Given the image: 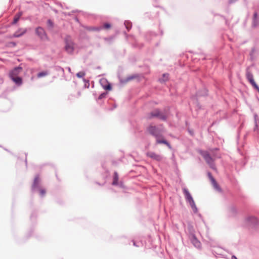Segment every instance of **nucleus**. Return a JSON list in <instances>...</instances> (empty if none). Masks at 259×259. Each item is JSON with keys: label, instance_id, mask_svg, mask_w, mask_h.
Segmentation results:
<instances>
[{"label": "nucleus", "instance_id": "nucleus-1", "mask_svg": "<svg viewBox=\"0 0 259 259\" xmlns=\"http://www.w3.org/2000/svg\"><path fill=\"white\" fill-rule=\"evenodd\" d=\"M183 192L185 196V198L187 203H189L191 206L194 213H196L198 212V209L195 204V201L189 192L188 189L186 188H183Z\"/></svg>", "mask_w": 259, "mask_h": 259}, {"label": "nucleus", "instance_id": "nucleus-2", "mask_svg": "<svg viewBox=\"0 0 259 259\" xmlns=\"http://www.w3.org/2000/svg\"><path fill=\"white\" fill-rule=\"evenodd\" d=\"M167 117V115L166 112L165 110H160L158 109L153 110L148 115V118L149 119L157 118L163 121H165Z\"/></svg>", "mask_w": 259, "mask_h": 259}, {"label": "nucleus", "instance_id": "nucleus-3", "mask_svg": "<svg viewBox=\"0 0 259 259\" xmlns=\"http://www.w3.org/2000/svg\"><path fill=\"white\" fill-rule=\"evenodd\" d=\"M148 131L149 133L155 137L156 139L162 137L163 133V130L162 127H158L156 126H150L148 128Z\"/></svg>", "mask_w": 259, "mask_h": 259}, {"label": "nucleus", "instance_id": "nucleus-4", "mask_svg": "<svg viewBox=\"0 0 259 259\" xmlns=\"http://www.w3.org/2000/svg\"><path fill=\"white\" fill-rule=\"evenodd\" d=\"M199 153L203 157L204 159L207 163V164L210 166V167L212 169H214L215 166L213 163V160L210 156V154L208 153V152L200 150Z\"/></svg>", "mask_w": 259, "mask_h": 259}, {"label": "nucleus", "instance_id": "nucleus-5", "mask_svg": "<svg viewBox=\"0 0 259 259\" xmlns=\"http://www.w3.org/2000/svg\"><path fill=\"white\" fill-rule=\"evenodd\" d=\"M74 49V44L70 39L69 37H67L65 39V50L67 53L71 54L73 53Z\"/></svg>", "mask_w": 259, "mask_h": 259}, {"label": "nucleus", "instance_id": "nucleus-6", "mask_svg": "<svg viewBox=\"0 0 259 259\" xmlns=\"http://www.w3.org/2000/svg\"><path fill=\"white\" fill-rule=\"evenodd\" d=\"M245 223L247 225L250 226H255L258 224V219L254 216H248L245 220Z\"/></svg>", "mask_w": 259, "mask_h": 259}, {"label": "nucleus", "instance_id": "nucleus-7", "mask_svg": "<svg viewBox=\"0 0 259 259\" xmlns=\"http://www.w3.org/2000/svg\"><path fill=\"white\" fill-rule=\"evenodd\" d=\"M35 32L41 39L45 40L47 38V34L42 27H38L36 28L35 29Z\"/></svg>", "mask_w": 259, "mask_h": 259}, {"label": "nucleus", "instance_id": "nucleus-8", "mask_svg": "<svg viewBox=\"0 0 259 259\" xmlns=\"http://www.w3.org/2000/svg\"><path fill=\"white\" fill-rule=\"evenodd\" d=\"M190 240L193 245L197 248H200L201 243L199 240L196 238L194 234H191L190 236Z\"/></svg>", "mask_w": 259, "mask_h": 259}, {"label": "nucleus", "instance_id": "nucleus-9", "mask_svg": "<svg viewBox=\"0 0 259 259\" xmlns=\"http://www.w3.org/2000/svg\"><path fill=\"white\" fill-rule=\"evenodd\" d=\"M40 179L38 176H36L34 179L32 186V191H36L38 190L39 188Z\"/></svg>", "mask_w": 259, "mask_h": 259}, {"label": "nucleus", "instance_id": "nucleus-10", "mask_svg": "<svg viewBox=\"0 0 259 259\" xmlns=\"http://www.w3.org/2000/svg\"><path fill=\"white\" fill-rule=\"evenodd\" d=\"M21 70V67H17L15 68L10 72L9 75L10 78L18 77V74L20 73Z\"/></svg>", "mask_w": 259, "mask_h": 259}, {"label": "nucleus", "instance_id": "nucleus-11", "mask_svg": "<svg viewBox=\"0 0 259 259\" xmlns=\"http://www.w3.org/2000/svg\"><path fill=\"white\" fill-rule=\"evenodd\" d=\"M147 155L148 157L157 161H160L162 159V157L160 155L153 152H149L147 153Z\"/></svg>", "mask_w": 259, "mask_h": 259}, {"label": "nucleus", "instance_id": "nucleus-12", "mask_svg": "<svg viewBox=\"0 0 259 259\" xmlns=\"http://www.w3.org/2000/svg\"><path fill=\"white\" fill-rule=\"evenodd\" d=\"M228 215L230 217H234L237 213V210L235 206H231L228 208Z\"/></svg>", "mask_w": 259, "mask_h": 259}, {"label": "nucleus", "instance_id": "nucleus-13", "mask_svg": "<svg viewBox=\"0 0 259 259\" xmlns=\"http://www.w3.org/2000/svg\"><path fill=\"white\" fill-rule=\"evenodd\" d=\"M259 25V17L257 15L256 12H255L253 14V20H252V26L253 27H256Z\"/></svg>", "mask_w": 259, "mask_h": 259}, {"label": "nucleus", "instance_id": "nucleus-14", "mask_svg": "<svg viewBox=\"0 0 259 259\" xmlns=\"http://www.w3.org/2000/svg\"><path fill=\"white\" fill-rule=\"evenodd\" d=\"M246 76L249 82L254 80L253 75L252 73L249 71V68L246 69Z\"/></svg>", "mask_w": 259, "mask_h": 259}, {"label": "nucleus", "instance_id": "nucleus-15", "mask_svg": "<svg viewBox=\"0 0 259 259\" xmlns=\"http://www.w3.org/2000/svg\"><path fill=\"white\" fill-rule=\"evenodd\" d=\"M26 32V29H23L21 28V29H19L17 31H16L13 35L15 37H19L21 36L24 33H25Z\"/></svg>", "mask_w": 259, "mask_h": 259}, {"label": "nucleus", "instance_id": "nucleus-16", "mask_svg": "<svg viewBox=\"0 0 259 259\" xmlns=\"http://www.w3.org/2000/svg\"><path fill=\"white\" fill-rule=\"evenodd\" d=\"M11 79L18 86L21 85L22 83V78L19 76L12 77Z\"/></svg>", "mask_w": 259, "mask_h": 259}, {"label": "nucleus", "instance_id": "nucleus-17", "mask_svg": "<svg viewBox=\"0 0 259 259\" xmlns=\"http://www.w3.org/2000/svg\"><path fill=\"white\" fill-rule=\"evenodd\" d=\"M100 82L102 84L103 88L106 90H111V87L110 83H108L107 85H104L103 83H106L107 80L105 79H102L100 80Z\"/></svg>", "mask_w": 259, "mask_h": 259}, {"label": "nucleus", "instance_id": "nucleus-18", "mask_svg": "<svg viewBox=\"0 0 259 259\" xmlns=\"http://www.w3.org/2000/svg\"><path fill=\"white\" fill-rule=\"evenodd\" d=\"M212 185L214 189L218 192H221V189L219 185L218 184L217 182L215 180V179H213L212 181L211 182Z\"/></svg>", "mask_w": 259, "mask_h": 259}, {"label": "nucleus", "instance_id": "nucleus-19", "mask_svg": "<svg viewBox=\"0 0 259 259\" xmlns=\"http://www.w3.org/2000/svg\"><path fill=\"white\" fill-rule=\"evenodd\" d=\"M156 142L158 144H164L167 146L169 149H171V147L169 143L165 140H160L159 138L156 139Z\"/></svg>", "mask_w": 259, "mask_h": 259}, {"label": "nucleus", "instance_id": "nucleus-20", "mask_svg": "<svg viewBox=\"0 0 259 259\" xmlns=\"http://www.w3.org/2000/svg\"><path fill=\"white\" fill-rule=\"evenodd\" d=\"M118 176L117 172L115 171L114 173V176H113V181L112 182L113 185H118Z\"/></svg>", "mask_w": 259, "mask_h": 259}, {"label": "nucleus", "instance_id": "nucleus-21", "mask_svg": "<svg viewBox=\"0 0 259 259\" xmlns=\"http://www.w3.org/2000/svg\"><path fill=\"white\" fill-rule=\"evenodd\" d=\"M169 74L168 73H164L163 74L162 77L159 79V81L161 82H164L168 80Z\"/></svg>", "mask_w": 259, "mask_h": 259}, {"label": "nucleus", "instance_id": "nucleus-22", "mask_svg": "<svg viewBox=\"0 0 259 259\" xmlns=\"http://www.w3.org/2000/svg\"><path fill=\"white\" fill-rule=\"evenodd\" d=\"M22 13L20 12V13L17 14L15 16L14 20H13V22L12 23L13 24H15L17 23V22L19 21L20 18L22 16Z\"/></svg>", "mask_w": 259, "mask_h": 259}, {"label": "nucleus", "instance_id": "nucleus-23", "mask_svg": "<svg viewBox=\"0 0 259 259\" xmlns=\"http://www.w3.org/2000/svg\"><path fill=\"white\" fill-rule=\"evenodd\" d=\"M49 74V73L48 71H42V72H39L37 74V76L38 78H41V77H42L48 75Z\"/></svg>", "mask_w": 259, "mask_h": 259}, {"label": "nucleus", "instance_id": "nucleus-24", "mask_svg": "<svg viewBox=\"0 0 259 259\" xmlns=\"http://www.w3.org/2000/svg\"><path fill=\"white\" fill-rule=\"evenodd\" d=\"M124 24L128 31H129L132 28V23L129 21H125L124 23Z\"/></svg>", "mask_w": 259, "mask_h": 259}, {"label": "nucleus", "instance_id": "nucleus-25", "mask_svg": "<svg viewBox=\"0 0 259 259\" xmlns=\"http://www.w3.org/2000/svg\"><path fill=\"white\" fill-rule=\"evenodd\" d=\"M85 75V72H83V71L79 72L76 73V76L78 78H82L83 76H84Z\"/></svg>", "mask_w": 259, "mask_h": 259}, {"label": "nucleus", "instance_id": "nucleus-26", "mask_svg": "<svg viewBox=\"0 0 259 259\" xmlns=\"http://www.w3.org/2000/svg\"><path fill=\"white\" fill-rule=\"evenodd\" d=\"M206 90L205 89H203V93H200V92H198L197 94V95L198 96H205L207 94V93H206Z\"/></svg>", "mask_w": 259, "mask_h": 259}, {"label": "nucleus", "instance_id": "nucleus-27", "mask_svg": "<svg viewBox=\"0 0 259 259\" xmlns=\"http://www.w3.org/2000/svg\"><path fill=\"white\" fill-rule=\"evenodd\" d=\"M88 29L91 31H99L100 29L97 27H90L88 28Z\"/></svg>", "mask_w": 259, "mask_h": 259}, {"label": "nucleus", "instance_id": "nucleus-28", "mask_svg": "<svg viewBox=\"0 0 259 259\" xmlns=\"http://www.w3.org/2000/svg\"><path fill=\"white\" fill-rule=\"evenodd\" d=\"M38 190H39L40 195L41 197H43L45 194H46V191L45 189H39Z\"/></svg>", "mask_w": 259, "mask_h": 259}, {"label": "nucleus", "instance_id": "nucleus-29", "mask_svg": "<svg viewBox=\"0 0 259 259\" xmlns=\"http://www.w3.org/2000/svg\"><path fill=\"white\" fill-rule=\"evenodd\" d=\"M107 95V93H103L102 94H101L98 97V100H101L103 98H105Z\"/></svg>", "mask_w": 259, "mask_h": 259}, {"label": "nucleus", "instance_id": "nucleus-30", "mask_svg": "<svg viewBox=\"0 0 259 259\" xmlns=\"http://www.w3.org/2000/svg\"><path fill=\"white\" fill-rule=\"evenodd\" d=\"M250 83L255 88V89H258V86L257 85V84L255 83V81L253 80L250 82Z\"/></svg>", "mask_w": 259, "mask_h": 259}, {"label": "nucleus", "instance_id": "nucleus-31", "mask_svg": "<svg viewBox=\"0 0 259 259\" xmlns=\"http://www.w3.org/2000/svg\"><path fill=\"white\" fill-rule=\"evenodd\" d=\"M47 24L49 27L52 28L53 27V22L51 20H48L47 21Z\"/></svg>", "mask_w": 259, "mask_h": 259}, {"label": "nucleus", "instance_id": "nucleus-32", "mask_svg": "<svg viewBox=\"0 0 259 259\" xmlns=\"http://www.w3.org/2000/svg\"><path fill=\"white\" fill-rule=\"evenodd\" d=\"M207 175H208V178H209L211 182L212 181V180L213 179H214V178L212 176L210 172H208L207 173Z\"/></svg>", "mask_w": 259, "mask_h": 259}, {"label": "nucleus", "instance_id": "nucleus-33", "mask_svg": "<svg viewBox=\"0 0 259 259\" xmlns=\"http://www.w3.org/2000/svg\"><path fill=\"white\" fill-rule=\"evenodd\" d=\"M254 51H255V49H252L251 52L250 53V58L252 60L253 59V53H254Z\"/></svg>", "mask_w": 259, "mask_h": 259}, {"label": "nucleus", "instance_id": "nucleus-34", "mask_svg": "<svg viewBox=\"0 0 259 259\" xmlns=\"http://www.w3.org/2000/svg\"><path fill=\"white\" fill-rule=\"evenodd\" d=\"M104 26L105 28L107 29V28H109L110 27L111 25L109 23H106L104 24Z\"/></svg>", "mask_w": 259, "mask_h": 259}, {"label": "nucleus", "instance_id": "nucleus-35", "mask_svg": "<svg viewBox=\"0 0 259 259\" xmlns=\"http://www.w3.org/2000/svg\"><path fill=\"white\" fill-rule=\"evenodd\" d=\"M254 131H258V125H257V122L255 123V127L254 128Z\"/></svg>", "mask_w": 259, "mask_h": 259}, {"label": "nucleus", "instance_id": "nucleus-36", "mask_svg": "<svg viewBox=\"0 0 259 259\" xmlns=\"http://www.w3.org/2000/svg\"><path fill=\"white\" fill-rule=\"evenodd\" d=\"M133 245L135 246L139 247L140 246V243H137L134 241H133Z\"/></svg>", "mask_w": 259, "mask_h": 259}, {"label": "nucleus", "instance_id": "nucleus-37", "mask_svg": "<svg viewBox=\"0 0 259 259\" xmlns=\"http://www.w3.org/2000/svg\"><path fill=\"white\" fill-rule=\"evenodd\" d=\"M134 76H130L129 77H128L126 79V81H128L129 80H131V79H132L133 78H134Z\"/></svg>", "mask_w": 259, "mask_h": 259}, {"label": "nucleus", "instance_id": "nucleus-38", "mask_svg": "<svg viewBox=\"0 0 259 259\" xmlns=\"http://www.w3.org/2000/svg\"><path fill=\"white\" fill-rule=\"evenodd\" d=\"M254 118L255 123L257 122V114H254Z\"/></svg>", "mask_w": 259, "mask_h": 259}, {"label": "nucleus", "instance_id": "nucleus-39", "mask_svg": "<svg viewBox=\"0 0 259 259\" xmlns=\"http://www.w3.org/2000/svg\"><path fill=\"white\" fill-rule=\"evenodd\" d=\"M237 0H229V3L230 4H233L234 3H235V2H236Z\"/></svg>", "mask_w": 259, "mask_h": 259}, {"label": "nucleus", "instance_id": "nucleus-40", "mask_svg": "<svg viewBox=\"0 0 259 259\" xmlns=\"http://www.w3.org/2000/svg\"><path fill=\"white\" fill-rule=\"evenodd\" d=\"M117 186H119L120 187H123V184L122 183L120 182V184H118Z\"/></svg>", "mask_w": 259, "mask_h": 259}, {"label": "nucleus", "instance_id": "nucleus-41", "mask_svg": "<svg viewBox=\"0 0 259 259\" xmlns=\"http://www.w3.org/2000/svg\"><path fill=\"white\" fill-rule=\"evenodd\" d=\"M67 69L69 72H71V68L69 67H67Z\"/></svg>", "mask_w": 259, "mask_h": 259}, {"label": "nucleus", "instance_id": "nucleus-42", "mask_svg": "<svg viewBox=\"0 0 259 259\" xmlns=\"http://www.w3.org/2000/svg\"><path fill=\"white\" fill-rule=\"evenodd\" d=\"M232 259H237V258L235 255H233L232 256Z\"/></svg>", "mask_w": 259, "mask_h": 259}, {"label": "nucleus", "instance_id": "nucleus-43", "mask_svg": "<svg viewBox=\"0 0 259 259\" xmlns=\"http://www.w3.org/2000/svg\"><path fill=\"white\" fill-rule=\"evenodd\" d=\"M256 90H257V91H258V93H259V87H258V89H256Z\"/></svg>", "mask_w": 259, "mask_h": 259}, {"label": "nucleus", "instance_id": "nucleus-44", "mask_svg": "<svg viewBox=\"0 0 259 259\" xmlns=\"http://www.w3.org/2000/svg\"><path fill=\"white\" fill-rule=\"evenodd\" d=\"M62 70L63 71H64V69L63 68H61Z\"/></svg>", "mask_w": 259, "mask_h": 259}]
</instances>
